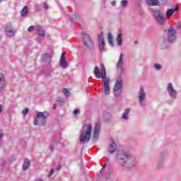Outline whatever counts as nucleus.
Listing matches in <instances>:
<instances>
[{"instance_id":"nucleus-22","label":"nucleus","mask_w":181,"mask_h":181,"mask_svg":"<svg viewBox=\"0 0 181 181\" xmlns=\"http://www.w3.org/2000/svg\"><path fill=\"white\" fill-rule=\"evenodd\" d=\"M117 42L118 46H121L122 45V35L121 34L117 35Z\"/></svg>"},{"instance_id":"nucleus-20","label":"nucleus","mask_w":181,"mask_h":181,"mask_svg":"<svg viewBox=\"0 0 181 181\" xmlns=\"http://www.w3.org/2000/svg\"><path fill=\"white\" fill-rule=\"evenodd\" d=\"M30 165V161L28 159L24 160L23 164V169L26 170L29 168Z\"/></svg>"},{"instance_id":"nucleus-41","label":"nucleus","mask_w":181,"mask_h":181,"mask_svg":"<svg viewBox=\"0 0 181 181\" xmlns=\"http://www.w3.org/2000/svg\"><path fill=\"white\" fill-rule=\"evenodd\" d=\"M161 164H162V163H158V165H161Z\"/></svg>"},{"instance_id":"nucleus-33","label":"nucleus","mask_w":181,"mask_h":181,"mask_svg":"<svg viewBox=\"0 0 181 181\" xmlns=\"http://www.w3.org/2000/svg\"><path fill=\"white\" fill-rule=\"evenodd\" d=\"M42 8H45V9H47V3L44 2L42 4Z\"/></svg>"},{"instance_id":"nucleus-39","label":"nucleus","mask_w":181,"mask_h":181,"mask_svg":"<svg viewBox=\"0 0 181 181\" xmlns=\"http://www.w3.org/2000/svg\"><path fill=\"white\" fill-rule=\"evenodd\" d=\"M4 1H5V0H0V3H1V2H4Z\"/></svg>"},{"instance_id":"nucleus-14","label":"nucleus","mask_w":181,"mask_h":181,"mask_svg":"<svg viewBox=\"0 0 181 181\" xmlns=\"http://www.w3.org/2000/svg\"><path fill=\"white\" fill-rule=\"evenodd\" d=\"M145 98V92H144V88H141L140 91L139 92V103L142 105V103Z\"/></svg>"},{"instance_id":"nucleus-16","label":"nucleus","mask_w":181,"mask_h":181,"mask_svg":"<svg viewBox=\"0 0 181 181\" xmlns=\"http://www.w3.org/2000/svg\"><path fill=\"white\" fill-rule=\"evenodd\" d=\"M35 29L39 36L43 37L46 35V31L43 30L42 28L40 27V25H35Z\"/></svg>"},{"instance_id":"nucleus-8","label":"nucleus","mask_w":181,"mask_h":181,"mask_svg":"<svg viewBox=\"0 0 181 181\" xmlns=\"http://www.w3.org/2000/svg\"><path fill=\"white\" fill-rule=\"evenodd\" d=\"M168 40L170 43H173L176 40V31L173 27H170L168 29Z\"/></svg>"},{"instance_id":"nucleus-36","label":"nucleus","mask_w":181,"mask_h":181,"mask_svg":"<svg viewBox=\"0 0 181 181\" xmlns=\"http://www.w3.org/2000/svg\"><path fill=\"white\" fill-rule=\"evenodd\" d=\"M107 165V163L103 166V168L100 170V173H103L104 172V169H105V166Z\"/></svg>"},{"instance_id":"nucleus-18","label":"nucleus","mask_w":181,"mask_h":181,"mask_svg":"<svg viewBox=\"0 0 181 181\" xmlns=\"http://www.w3.org/2000/svg\"><path fill=\"white\" fill-rule=\"evenodd\" d=\"M117 151V145H115V142L112 141V143L109 146L108 152L110 153H113Z\"/></svg>"},{"instance_id":"nucleus-27","label":"nucleus","mask_w":181,"mask_h":181,"mask_svg":"<svg viewBox=\"0 0 181 181\" xmlns=\"http://www.w3.org/2000/svg\"><path fill=\"white\" fill-rule=\"evenodd\" d=\"M154 67H155L156 70H160V69H162V67L160 66V64H156L154 65Z\"/></svg>"},{"instance_id":"nucleus-37","label":"nucleus","mask_w":181,"mask_h":181,"mask_svg":"<svg viewBox=\"0 0 181 181\" xmlns=\"http://www.w3.org/2000/svg\"><path fill=\"white\" fill-rule=\"evenodd\" d=\"M2 112V105H0V113Z\"/></svg>"},{"instance_id":"nucleus-35","label":"nucleus","mask_w":181,"mask_h":181,"mask_svg":"<svg viewBox=\"0 0 181 181\" xmlns=\"http://www.w3.org/2000/svg\"><path fill=\"white\" fill-rule=\"evenodd\" d=\"M33 124L34 125H39V122L37 121V119H35Z\"/></svg>"},{"instance_id":"nucleus-25","label":"nucleus","mask_w":181,"mask_h":181,"mask_svg":"<svg viewBox=\"0 0 181 181\" xmlns=\"http://www.w3.org/2000/svg\"><path fill=\"white\" fill-rule=\"evenodd\" d=\"M63 93L64 94V95H66V97H69V95H70V91H69V90L67 89H64Z\"/></svg>"},{"instance_id":"nucleus-7","label":"nucleus","mask_w":181,"mask_h":181,"mask_svg":"<svg viewBox=\"0 0 181 181\" xmlns=\"http://www.w3.org/2000/svg\"><path fill=\"white\" fill-rule=\"evenodd\" d=\"M113 91L116 97H118L121 95V93L122 92V83L121 81H116L113 88Z\"/></svg>"},{"instance_id":"nucleus-40","label":"nucleus","mask_w":181,"mask_h":181,"mask_svg":"<svg viewBox=\"0 0 181 181\" xmlns=\"http://www.w3.org/2000/svg\"><path fill=\"white\" fill-rule=\"evenodd\" d=\"M54 108H56V105H54Z\"/></svg>"},{"instance_id":"nucleus-4","label":"nucleus","mask_w":181,"mask_h":181,"mask_svg":"<svg viewBox=\"0 0 181 181\" xmlns=\"http://www.w3.org/2000/svg\"><path fill=\"white\" fill-rule=\"evenodd\" d=\"M152 13L158 25H163L165 23V18H163V13L160 12V10H153Z\"/></svg>"},{"instance_id":"nucleus-32","label":"nucleus","mask_w":181,"mask_h":181,"mask_svg":"<svg viewBox=\"0 0 181 181\" xmlns=\"http://www.w3.org/2000/svg\"><path fill=\"white\" fill-rule=\"evenodd\" d=\"M74 115H77L80 114V110H75L74 111Z\"/></svg>"},{"instance_id":"nucleus-1","label":"nucleus","mask_w":181,"mask_h":181,"mask_svg":"<svg viewBox=\"0 0 181 181\" xmlns=\"http://www.w3.org/2000/svg\"><path fill=\"white\" fill-rule=\"evenodd\" d=\"M100 68L98 66H95L94 69V75L96 78H102V80H105L103 84L104 93L105 95H108L110 94V79H107V71H105V66L104 64H100Z\"/></svg>"},{"instance_id":"nucleus-31","label":"nucleus","mask_w":181,"mask_h":181,"mask_svg":"<svg viewBox=\"0 0 181 181\" xmlns=\"http://www.w3.org/2000/svg\"><path fill=\"white\" fill-rule=\"evenodd\" d=\"M54 173V170L52 168L49 171V177L52 176V175H53Z\"/></svg>"},{"instance_id":"nucleus-10","label":"nucleus","mask_w":181,"mask_h":181,"mask_svg":"<svg viewBox=\"0 0 181 181\" xmlns=\"http://www.w3.org/2000/svg\"><path fill=\"white\" fill-rule=\"evenodd\" d=\"M105 46V41L104 40V35L101 34L98 36V47L99 50L103 52L104 50V47Z\"/></svg>"},{"instance_id":"nucleus-15","label":"nucleus","mask_w":181,"mask_h":181,"mask_svg":"<svg viewBox=\"0 0 181 181\" xmlns=\"http://www.w3.org/2000/svg\"><path fill=\"white\" fill-rule=\"evenodd\" d=\"M179 10V6H175V11ZM175 13V8H169L166 11L167 19H170V16Z\"/></svg>"},{"instance_id":"nucleus-34","label":"nucleus","mask_w":181,"mask_h":181,"mask_svg":"<svg viewBox=\"0 0 181 181\" xmlns=\"http://www.w3.org/2000/svg\"><path fill=\"white\" fill-rule=\"evenodd\" d=\"M2 136H4V134L2 133V131L0 130V142L2 141Z\"/></svg>"},{"instance_id":"nucleus-13","label":"nucleus","mask_w":181,"mask_h":181,"mask_svg":"<svg viewBox=\"0 0 181 181\" xmlns=\"http://www.w3.org/2000/svg\"><path fill=\"white\" fill-rule=\"evenodd\" d=\"M168 91L171 97H175L176 95V90L173 88L172 83H169L168 85Z\"/></svg>"},{"instance_id":"nucleus-19","label":"nucleus","mask_w":181,"mask_h":181,"mask_svg":"<svg viewBox=\"0 0 181 181\" xmlns=\"http://www.w3.org/2000/svg\"><path fill=\"white\" fill-rule=\"evenodd\" d=\"M146 3L149 6H158L159 5V1L158 0H146Z\"/></svg>"},{"instance_id":"nucleus-21","label":"nucleus","mask_w":181,"mask_h":181,"mask_svg":"<svg viewBox=\"0 0 181 181\" xmlns=\"http://www.w3.org/2000/svg\"><path fill=\"white\" fill-rule=\"evenodd\" d=\"M113 39H114V37H112V35H111V33H108L107 40H108V43L110 46H114V41H112Z\"/></svg>"},{"instance_id":"nucleus-23","label":"nucleus","mask_w":181,"mask_h":181,"mask_svg":"<svg viewBox=\"0 0 181 181\" xmlns=\"http://www.w3.org/2000/svg\"><path fill=\"white\" fill-rule=\"evenodd\" d=\"M128 114H129V108H127L122 115L123 119H128Z\"/></svg>"},{"instance_id":"nucleus-6","label":"nucleus","mask_w":181,"mask_h":181,"mask_svg":"<svg viewBox=\"0 0 181 181\" xmlns=\"http://www.w3.org/2000/svg\"><path fill=\"white\" fill-rule=\"evenodd\" d=\"M83 45L88 49L89 50H91L93 49V41H91V38H90V35L87 34H84L83 36Z\"/></svg>"},{"instance_id":"nucleus-12","label":"nucleus","mask_w":181,"mask_h":181,"mask_svg":"<svg viewBox=\"0 0 181 181\" xmlns=\"http://www.w3.org/2000/svg\"><path fill=\"white\" fill-rule=\"evenodd\" d=\"M64 52H62L60 57V66L63 69H66L67 67V61H66V59L64 58Z\"/></svg>"},{"instance_id":"nucleus-2","label":"nucleus","mask_w":181,"mask_h":181,"mask_svg":"<svg viewBox=\"0 0 181 181\" xmlns=\"http://www.w3.org/2000/svg\"><path fill=\"white\" fill-rule=\"evenodd\" d=\"M85 127H86V129L84 132L81 133V137L79 138L80 144H86V141L88 142L90 138H91V131H93L91 124H86Z\"/></svg>"},{"instance_id":"nucleus-38","label":"nucleus","mask_w":181,"mask_h":181,"mask_svg":"<svg viewBox=\"0 0 181 181\" xmlns=\"http://www.w3.org/2000/svg\"><path fill=\"white\" fill-rule=\"evenodd\" d=\"M112 5L115 6V1H112Z\"/></svg>"},{"instance_id":"nucleus-26","label":"nucleus","mask_w":181,"mask_h":181,"mask_svg":"<svg viewBox=\"0 0 181 181\" xmlns=\"http://www.w3.org/2000/svg\"><path fill=\"white\" fill-rule=\"evenodd\" d=\"M121 5L122 6H127V5H128V1H127V0H122L121 1Z\"/></svg>"},{"instance_id":"nucleus-3","label":"nucleus","mask_w":181,"mask_h":181,"mask_svg":"<svg viewBox=\"0 0 181 181\" xmlns=\"http://www.w3.org/2000/svg\"><path fill=\"white\" fill-rule=\"evenodd\" d=\"M118 155H119V159H120L121 160H123L124 163H128L124 165L126 168H131L132 166L134 165V164H129V163L132 160L131 154H128V153L125 154L124 151L121 150V151H119Z\"/></svg>"},{"instance_id":"nucleus-17","label":"nucleus","mask_w":181,"mask_h":181,"mask_svg":"<svg viewBox=\"0 0 181 181\" xmlns=\"http://www.w3.org/2000/svg\"><path fill=\"white\" fill-rule=\"evenodd\" d=\"M101 127V122H97L95 124V129H94V136H97L98 134H100V128Z\"/></svg>"},{"instance_id":"nucleus-29","label":"nucleus","mask_w":181,"mask_h":181,"mask_svg":"<svg viewBox=\"0 0 181 181\" xmlns=\"http://www.w3.org/2000/svg\"><path fill=\"white\" fill-rule=\"evenodd\" d=\"M33 29H35V26L31 25L28 28V32H32V30H33Z\"/></svg>"},{"instance_id":"nucleus-24","label":"nucleus","mask_w":181,"mask_h":181,"mask_svg":"<svg viewBox=\"0 0 181 181\" xmlns=\"http://www.w3.org/2000/svg\"><path fill=\"white\" fill-rule=\"evenodd\" d=\"M28 6H25V7L22 9V11H21V16H26V15H28Z\"/></svg>"},{"instance_id":"nucleus-9","label":"nucleus","mask_w":181,"mask_h":181,"mask_svg":"<svg viewBox=\"0 0 181 181\" xmlns=\"http://www.w3.org/2000/svg\"><path fill=\"white\" fill-rule=\"evenodd\" d=\"M124 56L122 55V54H120L119 57V61L117 62V66L118 69H119V74L120 76H122V74H124V67L122 66L124 64Z\"/></svg>"},{"instance_id":"nucleus-28","label":"nucleus","mask_w":181,"mask_h":181,"mask_svg":"<svg viewBox=\"0 0 181 181\" xmlns=\"http://www.w3.org/2000/svg\"><path fill=\"white\" fill-rule=\"evenodd\" d=\"M28 112H29V110H28V109H24L22 111L23 115H26V114H28Z\"/></svg>"},{"instance_id":"nucleus-30","label":"nucleus","mask_w":181,"mask_h":181,"mask_svg":"<svg viewBox=\"0 0 181 181\" xmlns=\"http://www.w3.org/2000/svg\"><path fill=\"white\" fill-rule=\"evenodd\" d=\"M4 83V75L0 74V83Z\"/></svg>"},{"instance_id":"nucleus-11","label":"nucleus","mask_w":181,"mask_h":181,"mask_svg":"<svg viewBox=\"0 0 181 181\" xmlns=\"http://www.w3.org/2000/svg\"><path fill=\"white\" fill-rule=\"evenodd\" d=\"M6 33L7 36H9L10 37H12L15 35L13 33V28L11 25V24H7L6 25Z\"/></svg>"},{"instance_id":"nucleus-5","label":"nucleus","mask_w":181,"mask_h":181,"mask_svg":"<svg viewBox=\"0 0 181 181\" xmlns=\"http://www.w3.org/2000/svg\"><path fill=\"white\" fill-rule=\"evenodd\" d=\"M50 114L48 112H37V118L40 119L41 125H46V119L49 117Z\"/></svg>"}]
</instances>
